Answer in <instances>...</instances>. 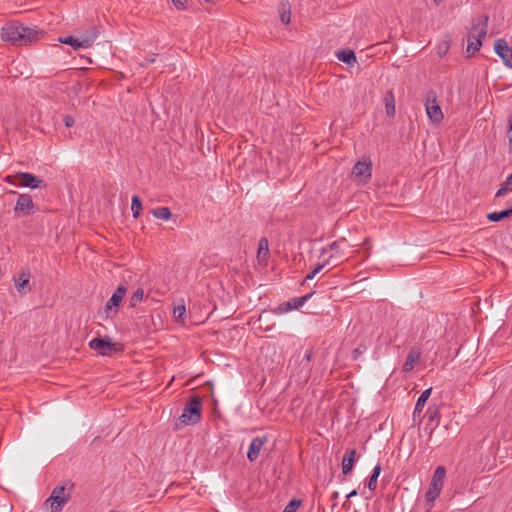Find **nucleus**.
Returning <instances> with one entry per match:
<instances>
[{
  "instance_id": "1",
  "label": "nucleus",
  "mask_w": 512,
  "mask_h": 512,
  "mask_svg": "<svg viewBox=\"0 0 512 512\" xmlns=\"http://www.w3.org/2000/svg\"><path fill=\"white\" fill-rule=\"evenodd\" d=\"M44 32L36 26L29 27L20 23H11L2 28V39L13 45H27L40 39Z\"/></svg>"
},
{
  "instance_id": "2",
  "label": "nucleus",
  "mask_w": 512,
  "mask_h": 512,
  "mask_svg": "<svg viewBox=\"0 0 512 512\" xmlns=\"http://www.w3.org/2000/svg\"><path fill=\"white\" fill-rule=\"evenodd\" d=\"M445 475L446 469L444 466H438L435 469L429 488L425 493V500L427 502L426 512L431 511L434 506V501L439 497L443 489Z\"/></svg>"
},
{
  "instance_id": "3",
  "label": "nucleus",
  "mask_w": 512,
  "mask_h": 512,
  "mask_svg": "<svg viewBox=\"0 0 512 512\" xmlns=\"http://www.w3.org/2000/svg\"><path fill=\"white\" fill-rule=\"evenodd\" d=\"M488 19V16H483L478 23L471 27L467 37L468 53L475 54L479 51L482 45V39L485 38L487 34Z\"/></svg>"
},
{
  "instance_id": "4",
  "label": "nucleus",
  "mask_w": 512,
  "mask_h": 512,
  "mask_svg": "<svg viewBox=\"0 0 512 512\" xmlns=\"http://www.w3.org/2000/svg\"><path fill=\"white\" fill-rule=\"evenodd\" d=\"M202 401L199 396L192 397L178 418L181 425H195L201 419Z\"/></svg>"
},
{
  "instance_id": "5",
  "label": "nucleus",
  "mask_w": 512,
  "mask_h": 512,
  "mask_svg": "<svg viewBox=\"0 0 512 512\" xmlns=\"http://www.w3.org/2000/svg\"><path fill=\"white\" fill-rule=\"evenodd\" d=\"M4 181L14 186L30 187L33 189L44 188L46 184L32 173L20 172L15 175H7Z\"/></svg>"
},
{
  "instance_id": "6",
  "label": "nucleus",
  "mask_w": 512,
  "mask_h": 512,
  "mask_svg": "<svg viewBox=\"0 0 512 512\" xmlns=\"http://www.w3.org/2000/svg\"><path fill=\"white\" fill-rule=\"evenodd\" d=\"M89 348L101 356H111L115 353L123 351L122 345L112 342L108 336H105L104 338L97 337L92 339L89 342Z\"/></svg>"
},
{
  "instance_id": "7",
  "label": "nucleus",
  "mask_w": 512,
  "mask_h": 512,
  "mask_svg": "<svg viewBox=\"0 0 512 512\" xmlns=\"http://www.w3.org/2000/svg\"><path fill=\"white\" fill-rule=\"evenodd\" d=\"M425 108L429 120L434 125H439L444 118L442 109L437 103V94L433 90H429L425 98Z\"/></svg>"
},
{
  "instance_id": "8",
  "label": "nucleus",
  "mask_w": 512,
  "mask_h": 512,
  "mask_svg": "<svg viewBox=\"0 0 512 512\" xmlns=\"http://www.w3.org/2000/svg\"><path fill=\"white\" fill-rule=\"evenodd\" d=\"M372 176V162L370 160L358 161L354 164L351 177L360 185L369 182Z\"/></svg>"
},
{
  "instance_id": "9",
  "label": "nucleus",
  "mask_w": 512,
  "mask_h": 512,
  "mask_svg": "<svg viewBox=\"0 0 512 512\" xmlns=\"http://www.w3.org/2000/svg\"><path fill=\"white\" fill-rule=\"evenodd\" d=\"M346 245V239L341 238L339 240L333 241L328 247L322 248L321 254L324 255L328 251H331L332 254L329 256L327 260L335 262V265L340 263L346 258V254L343 252V247Z\"/></svg>"
},
{
  "instance_id": "10",
  "label": "nucleus",
  "mask_w": 512,
  "mask_h": 512,
  "mask_svg": "<svg viewBox=\"0 0 512 512\" xmlns=\"http://www.w3.org/2000/svg\"><path fill=\"white\" fill-rule=\"evenodd\" d=\"M127 292V287L125 285L120 284L111 298L107 301L105 305V312L107 317H110L112 315H115L118 312V307L123 300V297L125 296Z\"/></svg>"
},
{
  "instance_id": "11",
  "label": "nucleus",
  "mask_w": 512,
  "mask_h": 512,
  "mask_svg": "<svg viewBox=\"0 0 512 512\" xmlns=\"http://www.w3.org/2000/svg\"><path fill=\"white\" fill-rule=\"evenodd\" d=\"M313 294L314 292H310L302 297L292 298L291 300L284 302L275 308L274 313L283 314L293 309H299L311 298Z\"/></svg>"
},
{
  "instance_id": "12",
  "label": "nucleus",
  "mask_w": 512,
  "mask_h": 512,
  "mask_svg": "<svg viewBox=\"0 0 512 512\" xmlns=\"http://www.w3.org/2000/svg\"><path fill=\"white\" fill-rule=\"evenodd\" d=\"M97 35L93 36H82L81 38H75L74 36H66L59 38L60 43L69 45L73 47L74 50L80 49V48H89L94 40L96 39Z\"/></svg>"
},
{
  "instance_id": "13",
  "label": "nucleus",
  "mask_w": 512,
  "mask_h": 512,
  "mask_svg": "<svg viewBox=\"0 0 512 512\" xmlns=\"http://www.w3.org/2000/svg\"><path fill=\"white\" fill-rule=\"evenodd\" d=\"M30 277L29 269H23L13 276V282L19 294L25 295L31 291Z\"/></svg>"
},
{
  "instance_id": "14",
  "label": "nucleus",
  "mask_w": 512,
  "mask_h": 512,
  "mask_svg": "<svg viewBox=\"0 0 512 512\" xmlns=\"http://www.w3.org/2000/svg\"><path fill=\"white\" fill-rule=\"evenodd\" d=\"M34 208V203L30 195L28 194H19L16 205L14 207V212L18 217H25L30 214V212Z\"/></svg>"
},
{
  "instance_id": "15",
  "label": "nucleus",
  "mask_w": 512,
  "mask_h": 512,
  "mask_svg": "<svg viewBox=\"0 0 512 512\" xmlns=\"http://www.w3.org/2000/svg\"><path fill=\"white\" fill-rule=\"evenodd\" d=\"M494 49L496 54L503 60L504 64L512 68V49L508 46L504 39L495 41Z\"/></svg>"
},
{
  "instance_id": "16",
  "label": "nucleus",
  "mask_w": 512,
  "mask_h": 512,
  "mask_svg": "<svg viewBox=\"0 0 512 512\" xmlns=\"http://www.w3.org/2000/svg\"><path fill=\"white\" fill-rule=\"evenodd\" d=\"M267 442V436H260L252 439L247 453V458L250 462H254L258 459L263 446Z\"/></svg>"
},
{
  "instance_id": "17",
  "label": "nucleus",
  "mask_w": 512,
  "mask_h": 512,
  "mask_svg": "<svg viewBox=\"0 0 512 512\" xmlns=\"http://www.w3.org/2000/svg\"><path fill=\"white\" fill-rule=\"evenodd\" d=\"M67 504V497H59L51 494L43 504V508L47 512H61Z\"/></svg>"
},
{
  "instance_id": "18",
  "label": "nucleus",
  "mask_w": 512,
  "mask_h": 512,
  "mask_svg": "<svg viewBox=\"0 0 512 512\" xmlns=\"http://www.w3.org/2000/svg\"><path fill=\"white\" fill-rule=\"evenodd\" d=\"M421 349L418 347H412L409 350V353L407 355V358L402 366V372L403 373H409L411 372L415 365L419 362L421 358Z\"/></svg>"
},
{
  "instance_id": "19",
  "label": "nucleus",
  "mask_w": 512,
  "mask_h": 512,
  "mask_svg": "<svg viewBox=\"0 0 512 512\" xmlns=\"http://www.w3.org/2000/svg\"><path fill=\"white\" fill-rule=\"evenodd\" d=\"M431 392H432V388L430 387V388L424 390L421 393V395L419 396V398L416 402L414 411H413V420L414 421L416 420V418L420 419L423 408H424L427 400L429 399Z\"/></svg>"
},
{
  "instance_id": "20",
  "label": "nucleus",
  "mask_w": 512,
  "mask_h": 512,
  "mask_svg": "<svg viewBox=\"0 0 512 512\" xmlns=\"http://www.w3.org/2000/svg\"><path fill=\"white\" fill-rule=\"evenodd\" d=\"M355 455H356L355 449L348 450L345 453V455L342 459V473L344 475H347L352 471L353 465H354V460H355Z\"/></svg>"
},
{
  "instance_id": "21",
  "label": "nucleus",
  "mask_w": 512,
  "mask_h": 512,
  "mask_svg": "<svg viewBox=\"0 0 512 512\" xmlns=\"http://www.w3.org/2000/svg\"><path fill=\"white\" fill-rule=\"evenodd\" d=\"M73 487H74L73 483L68 482L65 485L56 486L52 490L51 494L59 496V497H67V502H68L71 498Z\"/></svg>"
},
{
  "instance_id": "22",
  "label": "nucleus",
  "mask_w": 512,
  "mask_h": 512,
  "mask_svg": "<svg viewBox=\"0 0 512 512\" xmlns=\"http://www.w3.org/2000/svg\"><path fill=\"white\" fill-rule=\"evenodd\" d=\"M312 355H313V348L310 347L308 349H306L301 361H300V366L302 367V370L305 371V376H309L310 374V371H311V365H310V362H311V359H312Z\"/></svg>"
},
{
  "instance_id": "23",
  "label": "nucleus",
  "mask_w": 512,
  "mask_h": 512,
  "mask_svg": "<svg viewBox=\"0 0 512 512\" xmlns=\"http://www.w3.org/2000/svg\"><path fill=\"white\" fill-rule=\"evenodd\" d=\"M512 216V206L500 212H492L487 215V219L491 222H499Z\"/></svg>"
},
{
  "instance_id": "24",
  "label": "nucleus",
  "mask_w": 512,
  "mask_h": 512,
  "mask_svg": "<svg viewBox=\"0 0 512 512\" xmlns=\"http://www.w3.org/2000/svg\"><path fill=\"white\" fill-rule=\"evenodd\" d=\"M336 55L340 61L349 65H352L357 61L356 55L352 50H341L337 52Z\"/></svg>"
},
{
  "instance_id": "25",
  "label": "nucleus",
  "mask_w": 512,
  "mask_h": 512,
  "mask_svg": "<svg viewBox=\"0 0 512 512\" xmlns=\"http://www.w3.org/2000/svg\"><path fill=\"white\" fill-rule=\"evenodd\" d=\"M279 15L283 24L287 25L290 23L291 10L289 2H283L280 4Z\"/></svg>"
},
{
  "instance_id": "26",
  "label": "nucleus",
  "mask_w": 512,
  "mask_h": 512,
  "mask_svg": "<svg viewBox=\"0 0 512 512\" xmlns=\"http://www.w3.org/2000/svg\"><path fill=\"white\" fill-rule=\"evenodd\" d=\"M386 114L389 117L395 115V99L392 92H388L384 98Z\"/></svg>"
},
{
  "instance_id": "27",
  "label": "nucleus",
  "mask_w": 512,
  "mask_h": 512,
  "mask_svg": "<svg viewBox=\"0 0 512 512\" xmlns=\"http://www.w3.org/2000/svg\"><path fill=\"white\" fill-rule=\"evenodd\" d=\"M380 472H381V465L377 464L374 467V469L372 471V474H371V476H370V478L368 480L367 486H368L369 490L374 491L376 489V487H377V479H378V477L380 475Z\"/></svg>"
},
{
  "instance_id": "28",
  "label": "nucleus",
  "mask_w": 512,
  "mask_h": 512,
  "mask_svg": "<svg viewBox=\"0 0 512 512\" xmlns=\"http://www.w3.org/2000/svg\"><path fill=\"white\" fill-rule=\"evenodd\" d=\"M158 219L169 220L172 217L171 210L168 207H158L151 211Z\"/></svg>"
},
{
  "instance_id": "29",
  "label": "nucleus",
  "mask_w": 512,
  "mask_h": 512,
  "mask_svg": "<svg viewBox=\"0 0 512 512\" xmlns=\"http://www.w3.org/2000/svg\"><path fill=\"white\" fill-rule=\"evenodd\" d=\"M269 244L266 238L259 240L257 256L259 259H266L269 255Z\"/></svg>"
},
{
  "instance_id": "30",
  "label": "nucleus",
  "mask_w": 512,
  "mask_h": 512,
  "mask_svg": "<svg viewBox=\"0 0 512 512\" xmlns=\"http://www.w3.org/2000/svg\"><path fill=\"white\" fill-rule=\"evenodd\" d=\"M425 415L427 416L429 422H436V424H438L440 419V411L436 405L429 406Z\"/></svg>"
},
{
  "instance_id": "31",
  "label": "nucleus",
  "mask_w": 512,
  "mask_h": 512,
  "mask_svg": "<svg viewBox=\"0 0 512 512\" xmlns=\"http://www.w3.org/2000/svg\"><path fill=\"white\" fill-rule=\"evenodd\" d=\"M131 210L134 218H138L142 212V202L136 195L132 197Z\"/></svg>"
},
{
  "instance_id": "32",
  "label": "nucleus",
  "mask_w": 512,
  "mask_h": 512,
  "mask_svg": "<svg viewBox=\"0 0 512 512\" xmlns=\"http://www.w3.org/2000/svg\"><path fill=\"white\" fill-rule=\"evenodd\" d=\"M143 296L144 290L142 288H138L130 297V307H136L143 300Z\"/></svg>"
},
{
  "instance_id": "33",
  "label": "nucleus",
  "mask_w": 512,
  "mask_h": 512,
  "mask_svg": "<svg viewBox=\"0 0 512 512\" xmlns=\"http://www.w3.org/2000/svg\"><path fill=\"white\" fill-rule=\"evenodd\" d=\"M185 313H186V307L184 304L175 306L173 309V315L177 322L184 323Z\"/></svg>"
},
{
  "instance_id": "34",
  "label": "nucleus",
  "mask_w": 512,
  "mask_h": 512,
  "mask_svg": "<svg viewBox=\"0 0 512 512\" xmlns=\"http://www.w3.org/2000/svg\"><path fill=\"white\" fill-rule=\"evenodd\" d=\"M512 182L509 181V178L507 177L506 180L501 184L500 188L495 194V197H503L508 192H512Z\"/></svg>"
},
{
  "instance_id": "35",
  "label": "nucleus",
  "mask_w": 512,
  "mask_h": 512,
  "mask_svg": "<svg viewBox=\"0 0 512 512\" xmlns=\"http://www.w3.org/2000/svg\"><path fill=\"white\" fill-rule=\"evenodd\" d=\"M301 505V500L292 499L284 508L283 512H296Z\"/></svg>"
},
{
  "instance_id": "36",
  "label": "nucleus",
  "mask_w": 512,
  "mask_h": 512,
  "mask_svg": "<svg viewBox=\"0 0 512 512\" xmlns=\"http://www.w3.org/2000/svg\"><path fill=\"white\" fill-rule=\"evenodd\" d=\"M177 10H185L187 8V0H171Z\"/></svg>"
},
{
  "instance_id": "37",
  "label": "nucleus",
  "mask_w": 512,
  "mask_h": 512,
  "mask_svg": "<svg viewBox=\"0 0 512 512\" xmlns=\"http://www.w3.org/2000/svg\"><path fill=\"white\" fill-rule=\"evenodd\" d=\"M329 263H330L329 260L326 259V260H324L323 263L317 264L316 267L312 270L313 274L317 275L325 267V265H327Z\"/></svg>"
},
{
  "instance_id": "38",
  "label": "nucleus",
  "mask_w": 512,
  "mask_h": 512,
  "mask_svg": "<svg viewBox=\"0 0 512 512\" xmlns=\"http://www.w3.org/2000/svg\"><path fill=\"white\" fill-rule=\"evenodd\" d=\"M74 118L70 115L64 117V124L66 127H72L74 125Z\"/></svg>"
},
{
  "instance_id": "39",
  "label": "nucleus",
  "mask_w": 512,
  "mask_h": 512,
  "mask_svg": "<svg viewBox=\"0 0 512 512\" xmlns=\"http://www.w3.org/2000/svg\"><path fill=\"white\" fill-rule=\"evenodd\" d=\"M156 61V56L147 57L145 60L141 63L142 67H147L149 64H152Z\"/></svg>"
},
{
  "instance_id": "40",
  "label": "nucleus",
  "mask_w": 512,
  "mask_h": 512,
  "mask_svg": "<svg viewBox=\"0 0 512 512\" xmlns=\"http://www.w3.org/2000/svg\"><path fill=\"white\" fill-rule=\"evenodd\" d=\"M507 136L509 138L510 145H512V121H509Z\"/></svg>"
},
{
  "instance_id": "41",
  "label": "nucleus",
  "mask_w": 512,
  "mask_h": 512,
  "mask_svg": "<svg viewBox=\"0 0 512 512\" xmlns=\"http://www.w3.org/2000/svg\"><path fill=\"white\" fill-rule=\"evenodd\" d=\"M315 276H316V274H313V272H311V273H309V274H307V275H306V277H305V279H304V280H305V281H307V280H312Z\"/></svg>"
},
{
  "instance_id": "42",
  "label": "nucleus",
  "mask_w": 512,
  "mask_h": 512,
  "mask_svg": "<svg viewBox=\"0 0 512 512\" xmlns=\"http://www.w3.org/2000/svg\"><path fill=\"white\" fill-rule=\"evenodd\" d=\"M357 494L358 493H357L356 490H352L350 493L347 494L346 497L349 499V498H352V497L356 496Z\"/></svg>"
},
{
  "instance_id": "43",
  "label": "nucleus",
  "mask_w": 512,
  "mask_h": 512,
  "mask_svg": "<svg viewBox=\"0 0 512 512\" xmlns=\"http://www.w3.org/2000/svg\"><path fill=\"white\" fill-rule=\"evenodd\" d=\"M338 497L339 493L336 491L331 495V500L335 502L338 499Z\"/></svg>"
},
{
  "instance_id": "44",
  "label": "nucleus",
  "mask_w": 512,
  "mask_h": 512,
  "mask_svg": "<svg viewBox=\"0 0 512 512\" xmlns=\"http://www.w3.org/2000/svg\"><path fill=\"white\" fill-rule=\"evenodd\" d=\"M353 354H354V357L356 358L358 355L361 354L359 348H356L354 351H353Z\"/></svg>"
},
{
  "instance_id": "45",
  "label": "nucleus",
  "mask_w": 512,
  "mask_h": 512,
  "mask_svg": "<svg viewBox=\"0 0 512 512\" xmlns=\"http://www.w3.org/2000/svg\"><path fill=\"white\" fill-rule=\"evenodd\" d=\"M336 506H337V502H336V501H335V502L333 501V504H332V510H334V508H335Z\"/></svg>"
},
{
  "instance_id": "46",
  "label": "nucleus",
  "mask_w": 512,
  "mask_h": 512,
  "mask_svg": "<svg viewBox=\"0 0 512 512\" xmlns=\"http://www.w3.org/2000/svg\"><path fill=\"white\" fill-rule=\"evenodd\" d=\"M509 181L512 182V173L508 176Z\"/></svg>"
},
{
  "instance_id": "47",
  "label": "nucleus",
  "mask_w": 512,
  "mask_h": 512,
  "mask_svg": "<svg viewBox=\"0 0 512 512\" xmlns=\"http://www.w3.org/2000/svg\"><path fill=\"white\" fill-rule=\"evenodd\" d=\"M435 4H439L440 0H434Z\"/></svg>"
}]
</instances>
